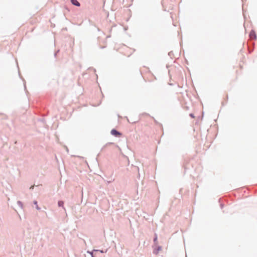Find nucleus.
I'll return each mask as SVG.
<instances>
[{
  "label": "nucleus",
  "mask_w": 257,
  "mask_h": 257,
  "mask_svg": "<svg viewBox=\"0 0 257 257\" xmlns=\"http://www.w3.org/2000/svg\"><path fill=\"white\" fill-rule=\"evenodd\" d=\"M249 36L250 38L256 40V35L255 32L253 30H251L249 34Z\"/></svg>",
  "instance_id": "obj_1"
},
{
  "label": "nucleus",
  "mask_w": 257,
  "mask_h": 257,
  "mask_svg": "<svg viewBox=\"0 0 257 257\" xmlns=\"http://www.w3.org/2000/svg\"><path fill=\"white\" fill-rule=\"evenodd\" d=\"M111 135L115 136H121V134L120 133L118 132L116 130H114V129L111 130Z\"/></svg>",
  "instance_id": "obj_2"
},
{
  "label": "nucleus",
  "mask_w": 257,
  "mask_h": 257,
  "mask_svg": "<svg viewBox=\"0 0 257 257\" xmlns=\"http://www.w3.org/2000/svg\"><path fill=\"white\" fill-rule=\"evenodd\" d=\"M72 4L76 6H80V3L77 0H71Z\"/></svg>",
  "instance_id": "obj_3"
},
{
  "label": "nucleus",
  "mask_w": 257,
  "mask_h": 257,
  "mask_svg": "<svg viewBox=\"0 0 257 257\" xmlns=\"http://www.w3.org/2000/svg\"><path fill=\"white\" fill-rule=\"evenodd\" d=\"M168 55L170 56V57L172 59L173 56H174V54L172 51H170L168 53Z\"/></svg>",
  "instance_id": "obj_4"
},
{
  "label": "nucleus",
  "mask_w": 257,
  "mask_h": 257,
  "mask_svg": "<svg viewBox=\"0 0 257 257\" xmlns=\"http://www.w3.org/2000/svg\"><path fill=\"white\" fill-rule=\"evenodd\" d=\"M58 204L59 206H63L64 202L62 201H59Z\"/></svg>",
  "instance_id": "obj_5"
},
{
  "label": "nucleus",
  "mask_w": 257,
  "mask_h": 257,
  "mask_svg": "<svg viewBox=\"0 0 257 257\" xmlns=\"http://www.w3.org/2000/svg\"><path fill=\"white\" fill-rule=\"evenodd\" d=\"M183 167L184 168V172H185L186 170L188 169V167L187 166V164H184Z\"/></svg>",
  "instance_id": "obj_6"
},
{
  "label": "nucleus",
  "mask_w": 257,
  "mask_h": 257,
  "mask_svg": "<svg viewBox=\"0 0 257 257\" xmlns=\"http://www.w3.org/2000/svg\"><path fill=\"white\" fill-rule=\"evenodd\" d=\"M154 252L156 254H158L159 252V247L157 248V249H155L154 250Z\"/></svg>",
  "instance_id": "obj_7"
},
{
  "label": "nucleus",
  "mask_w": 257,
  "mask_h": 257,
  "mask_svg": "<svg viewBox=\"0 0 257 257\" xmlns=\"http://www.w3.org/2000/svg\"><path fill=\"white\" fill-rule=\"evenodd\" d=\"M189 116H190L191 118H195V115H194V113H190L189 114Z\"/></svg>",
  "instance_id": "obj_8"
},
{
  "label": "nucleus",
  "mask_w": 257,
  "mask_h": 257,
  "mask_svg": "<svg viewBox=\"0 0 257 257\" xmlns=\"http://www.w3.org/2000/svg\"><path fill=\"white\" fill-rule=\"evenodd\" d=\"M224 204H223V203H221L220 204V208H221V209H222V208H223V207H224Z\"/></svg>",
  "instance_id": "obj_9"
},
{
  "label": "nucleus",
  "mask_w": 257,
  "mask_h": 257,
  "mask_svg": "<svg viewBox=\"0 0 257 257\" xmlns=\"http://www.w3.org/2000/svg\"><path fill=\"white\" fill-rule=\"evenodd\" d=\"M164 104H167V101L166 99H164Z\"/></svg>",
  "instance_id": "obj_10"
},
{
  "label": "nucleus",
  "mask_w": 257,
  "mask_h": 257,
  "mask_svg": "<svg viewBox=\"0 0 257 257\" xmlns=\"http://www.w3.org/2000/svg\"><path fill=\"white\" fill-rule=\"evenodd\" d=\"M34 203H35L36 205H37V201H35V202H34ZM36 207H37V209H39L38 205H37Z\"/></svg>",
  "instance_id": "obj_11"
},
{
  "label": "nucleus",
  "mask_w": 257,
  "mask_h": 257,
  "mask_svg": "<svg viewBox=\"0 0 257 257\" xmlns=\"http://www.w3.org/2000/svg\"><path fill=\"white\" fill-rule=\"evenodd\" d=\"M162 135H161V136L162 137L164 135V133H163V127L162 126Z\"/></svg>",
  "instance_id": "obj_12"
},
{
  "label": "nucleus",
  "mask_w": 257,
  "mask_h": 257,
  "mask_svg": "<svg viewBox=\"0 0 257 257\" xmlns=\"http://www.w3.org/2000/svg\"><path fill=\"white\" fill-rule=\"evenodd\" d=\"M168 84L171 86H173L174 85L173 83H168Z\"/></svg>",
  "instance_id": "obj_13"
},
{
  "label": "nucleus",
  "mask_w": 257,
  "mask_h": 257,
  "mask_svg": "<svg viewBox=\"0 0 257 257\" xmlns=\"http://www.w3.org/2000/svg\"><path fill=\"white\" fill-rule=\"evenodd\" d=\"M33 188H34V186H32L30 188V189H33Z\"/></svg>",
  "instance_id": "obj_14"
},
{
  "label": "nucleus",
  "mask_w": 257,
  "mask_h": 257,
  "mask_svg": "<svg viewBox=\"0 0 257 257\" xmlns=\"http://www.w3.org/2000/svg\"><path fill=\"white\" fill-rule=\"evenodd\" d=\"M168 73H169V75H170V70H168ZM170 77L171 78V76H170Z\"/></svg>",
  "instance_id": "obj_15"
},
{
  "label": "nucleus",
  "mask_w": 257,
  "mask_h": 257,
  "mask_svg": "<svg viewBox=\"0 0 257 257\" xmlns=\"http://www.w3.org/2000/svg\"><path fill=\"white\" fill-rule=\"evenodd\" d=\"M161 5H162V7L163 8V7H164V6H163V4H162V3L161 4Z\"/></svg>",
  "instance_id": "obj_16"
},
{
  "label": "nucleus",
  "mask_w": 257,
  "mask_h": 257,
  "mask_svg": "<svg viewBox=\"0 0 257 257\" xmlns=\"http://www.w3.org/2000/svg\"><path fill=\"white\" fill-rule=\"evenodd\" d=\"M156 239H157V238H155L154 239V241H155L156 240Z\"/></svg>",
  "instance_id": "obj_17"
},
{
  "label": "nucleus",
  "mask_w": 257,
  "mask_h": 257,
  "mask_svg": "<svg viewBox=\"0 0 257 257\" xmlns=\"http://www.w3.org/2000/svg\"><path fill=\"white\" fill-rule=\"evenodd\" d=\"M188 109V107L186 106V109Z\"/></svg>",
  "instance_id": "obj_18"
}]
</instances>
